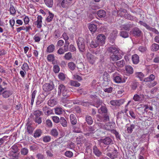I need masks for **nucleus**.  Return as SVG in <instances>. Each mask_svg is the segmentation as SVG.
Instances as JSON below:
<instances>
[{"instance_id":"nucleus-1","label":"nucleus","mask_w":159,"mask_h":159,"mask_svg":"<svg viewBox=\"0 0 159 159\" xmlns=\"http://www.w3.org/2000/svg\"><path fill=\"white\" fill-rule=\"evenodd\" d=\"M79 51L81 52H84L86 50L85 43L84 39L82 37H79L77 41Z\"/></svg>"},{"instance_id":"nucleus-2","label":"nucleus","mask_w":159,"mask_h":159,"mask_svg":"<svg viewBox=\"0 0 159 159\" xmlns=\"http://www.w3.org/2000/svg\"><path fill=\"white\" fill-rule=\"evenodd\" d=\"M58 95L60 96L62 94V95L64 97H68L69 95L68 91L66 87L63 84H60L58 87Z\"/></svg>"},{"instance_id":"nucleus-3","label":"nucleus","mask_w":159,"mask_h":159,"mask_svg":"<svg viewBox=\"0 0 159 159\" xmlns=\"http://www.w3.org/2000/svg\"><path fill=\"white\" fill-rule=\"evenodd\" d=\"M96 119L99 122L105 123L109 120V115L108 114H104L102 116L97 115Z\"/></svg>"},{"instance_id":"nucleus-4","label":"nucleus","mask_w":159,"mask_h":159,"mask_svg":"<svg viewBox=\"0 0 159 159\" xmlns=\"http://www.w3.org/2000/svg\"><path fill=\"white\" fill-rule=\"evenodd\" d=\"M54 88V85L53 83H46L43 86V89L45 92H48L52 90Z\"/></svg>"},{"instance_id":"nucleus-5","label":"nucleus","mask_w":159,"mask_h":159,"mask_svg":"<svg viewBox=\"0 0 159 159\" xmlns=\"http://www.w3.org/2000/svg\"><path fill=\"white\" fill-rule=\"evenodd\" d=\"M86 57L88 61L90 64L93 65L94 63L96 57L93 55L88 52L86 54Z\"/></svg>"},{"instance_id":"nucleus-6","label":"nucleus","mask_w":159,"mask_h":159,"mask_svg":"<svg viewBox=\"0 0 159 159\" xmlns=\"http://www.w3.org/2000/svg\"><path fill=\"white\" fill-rule=\"evenodd\" d=\"M125 102V100L123 99L119 100H112L110 101V103L111 105L115 106H120Z\"/></svg>"},{"instance_id":"nucleus-7","label":"nucleus","mask_w":159,"mask_h":159,"mask_svg":"<svg viewBox=\"0 0 159 159\" xmlns=\"http://www.w3.org/2000/svg\"><path fill=\"white\" fill-rule=\"evenodd\" d=\"M99 44V45H102L105 43V40L106 39L105 36L102 34H98L96 38Z\"/></svg>"},{"instance_id":"nucleus-8","label":"nucleus","mask_w":159,"mask_h":159,"mask_svg":"<svg viewBox=\"0 0 159 159\" xmlns=\"http://www.w3.org/2000/svg\"><path fill=\"white\" fill-rule=\"evenodd\" d=\"M100 143H103L106 145H109L111 143H113L112 139L108 136L106 137L103 139H101L99 140Z\"/></svg>"},{"instance_id":"nucleus-9","label":"nucleus","mask_w":159,"mask_h":159,"mask_svg":"<svg viewBox=\"0 0 159 159\" xmlns=\"http://www.w3.org/2000/svg\"><path fill=\"white\" fill-rule=\"evenodd\" d=\"M144 96L143 94L138 95L135 94L134 95L133 99L136 102H141L144 101Z\"/></svg>"},{"instance_id":"nucleus-10","label":"nucleus","mask_w":159,"mask_h":159,"mask_svg":"<svg viewBox=\"0 0 159 159\" xmlns=\"http://www.w3.org/2000/svg\"><path fill=\"white\" fill-rule=\"evenodd\" d=\"M32 124L29 121H28L26 124L25 128L27 132L29 134H31L33 133L34 129V128L31 126Z\"/></svg>"},{"instance_id":"nucleus-11","label":"nucleus","mask_w":159,"mask_h":159,"mask_svg":"<svg viewBox=\"0 0 159 159\" xmlns=\"http://www.w3.org/2000/svg\"><path fill=\"white\" fill-rule=\"evenodd\" d=\"M118 153L117 150L114 148L111 153H107V155L112 159H114L117 157L118 155Z\"/></svg>"},{"instance_id":"nucleus-12","label":"nucleus","mask_w":159,"mask_h":159,"mask_svg":"<svg viewBox=\"0 0 159 159\" xmlns=\"http://www.w3.org/2000/svg\"><path fill=\"white\" fill-rule=\"evenodd\" d=\"M108 51L110 52V54H118L119 50L118 48L115 46H112L108 48Z\"/></svg>"},{"instance_id":"nucleus-13","label":"nucleus","mask_w":159,"mask_h":159,"mask_svg":"<svg viewBox=\"0 0 159 159\" xmlns=\"http://www.w3.org/2000/svg\"><path fill=\"white\" fill-rule=\"evenodd\" d=\"M110 58L111 60L113 61H116L121 59L122 58V56L118 53L112 54H110Z\"/></svg>"},{"instance_id":"nucleus-14","label":"nucleus","mask_w":159,"mask_h":159,"mask_svg":"<svg viewBox=\"0 0 159 159\" xmlns=\"http://www.w3.org/2000/svg\"><path fill=\"white\" fill-rule=\"evenodd\" d=\"M93 152L98 157H100L102 154V152L96 145L93 147Z\"/></svg>"},{"instance_id":"nucleus-15","label":"nucleus","mask_w":159,"mask_h":159,"mask_svg":"<svg viewBox=\"0 0 159 159\" xmlns=\"http://www.w3.org/2000/svg\"><path fill=\"white\" fill-rule=\"evenodd\" d=\"M115 124L113 123L109 122L105 125L104 129L106 130H111L112 131Z\"/></svg>"},{"instance_id":"nucleus-16","label":"nucleus","mask_w":159,"mask_h":159,"mask_svg":"<svg viewBox=\"0 0 159 159\" xmlns=\"http://www.w3.org/2000/svg\"><path fill=\"white\" fill-rule=\"evenodd\" d=\"M114 80L117 83H124L125 82V80L122 79L120 75L116 76L114 78Z\"/></svg>"},{"instance_id":"nucleus-17","label":"nucleus","mask_w":159,"mask_h":159,"mask_svg":"<svg viewBox=\"0 0 159 159\" xmlns=\"http://www.w3.org/2000/svg\"><path fill=\"white\" fill-rule=\"evenodd\" d=\"M12 94V91L10 90H5L2 92V94L3 98H7L11 96Z\"/></svg>"},{"instance_id":"nucleus-18","label":"nucleus","mask_w":159,"mask_h":159,"mask_svg":"<svg viewBox=\"0 0 159 159\" xmlns=\"http://www.w3.org/2000/svg\"><path fill=\"white\" fill-rule=\"evenodd\" d=\"M70 121L71 124L73 125H75L77 122V119L75 116L72 114L70 115Z\"/></svg>"},{"instance_id":"nucleus-19","label":"nucleus","mask_w":159,"mask_h":159,"mask_svg":"<svg viewBox=\"0 0 159 159\" xmlns=\"http://www.w3.org/2000/svg\"><path fill=\"white\" fill-rule=\"evenodd\" d=\"M96 130V128L95 125H93V126H90L88 127V131L90 132V133H87V135L89 136L90 134L94 133Z\"/></svg>"},{"instance_id":"nucleus-20","label":"nucleus","mask_w":159,"mask_h":159,"mask_svg":"<svg viewBox=\"0 0 159 159\" xmlns=\"http://www.w3.org/2000/svg\"><path fill=\"white\" fill-rule=\"evenodd\" d=\"M61 2L62 7L64 8H67L70 5V2L67 0H59Z\"/></svg>"},{"instance_id":"nucleus-21","label":"nucleus","mask_w":159,"mask_h":159,"mask_svg":"<svg viewBox=\"0 0 159 159\" xmlns=\"http://www.w3.org/2000/svg\"><path fill=\"white\" fill-rule=\"evenodd\" d=\"M133 34L134 36H139L141 34V31L138 28H135L133 30Z\"/></svg>"},{"instance_id":"nucleus-22","label":"nucleus","mask_w":159,"mask_h":159,"mask_svg":"<svg viewBox=\"0 0 159 159\" xmlns=\"http://www.w3.org/2000/svg\"><path fill=\"white\" fill-rule=\"evenodd\" d=\"M42 133L43 132L41 129H37L34 131L33 136L35 138H36L40 137Z\"/></svg>"},{"instance_id":"nucleus-23","label":"nucleus","mask_w":159,"mask_h":159,"mask_svg":"<svg viewBox=\"0 0 159 159\" xmlns=\"http://www.w3.org/2000/svg\"><path fill=\"white\" fill-rule=\"evenodd\" d=\"M107 110L105 106H102L98 110V112L100 114H107Z\"/></svg>"},{"instance_id":"nucleus-24","label":"nucleus","mask_w":159,"mask_h":159,"mask_svg":"<svg viewBox=\"0 0 159 159\" xmlns=\"http://www.w3.org/2000/svg\"><path fill=\"white\" fill-rule=\"evenodd\" d=\"M132 60L133 63L136 64H138L139 61V57L137 54H134L132 56Z\"/></svg>"},{"instance_id":"nucleus-25","label":"nucleus","mask_w":159,"mask_h":159,"mask_svg":"<svg viewBox=\"0 0 159 159\" xmlns=\"http://www.w3.org/2000/svg\"><path fill=\"white\" fill-rule=\"evenodd\" d=\"M133 27V24L130 23L123 25L122 26V28L124 30H129L131 28Z\"/></svg>"},{"instance_id":"nucleus-26","label":"nucleus","mask_w":159,"mask_h":159,"mask_svg":"<svg viewBox=\"0 0 159 159\" xmlns=\"http://www.w3.org/2000/svg\"><path fill=\"white\" fill-rule=\"evenodd\" d=\"M45 97L43 95L39 96L38 97L36 101V104L37 105H39L41 103H42L44 100Z\"/></svg>"},{"instance_id":"nucleus-27","label":"nucleus","mask_w":159,"mask_h":159,"mask_svg":"<svg viewBox=\"0 0 159 159\" xmlns=\"http://www.w3.org/2000/svg\"><path fill=\"white\" fill-rule=\"evenodd\" d=\"M61 125L63 127H66L67 125V122L66 120L63 117H61L59 121Z\"/></svg>"},{"instance_id":"nucleus-28","label":"nucleus","mask_w":159,"mask_h":159,"mask_svg":"<svg viewBox=\"0 0 159 159\" xmlns=\"http://www.w3.org/2000/svg\"><path fill=\"white\" fill-rule=\"evenodd\" d=\"M97 14L99 17H104L106 16V12L104 10H100L97 12Z\"/></svg>"},{"instance_id":"nucleus-29","label":"nucleus","mask_w":159,"mask_h":159,"mask_svg":"<svg viewBox=\"0 0 159 159\" xmlns=\"http://www.w3.org/2000/svg\"><path fill=\"white\" fill-rule=\"evenodd\" d=\"M103 78L104 81L109 82L110 80V78L109 74L106 72H104L103 75Z\"/></svg>"},{"instance_id":"nucleus-30","label":"nucleus","mask_w":159,"mask_h":159,"mask_svg":"<svg viewBox=\"0 0 159 159\" xmlns=\"http://www.w3.org/2000/svg\"><path fill=\"white\" fill-rule=\"evenodd\" d=\"M98 45H99V44L96 39L93 40L90 43V46L92 48H97Z\"/></svg>"},{"instance_id":"nucleus-31","label":"nucleus","mask_w":159,"mask_h":159,"mask_svg":"<svg viewBox=\"0 0 159 159\" xmlns=\"http://www.w3.org/2000/svg\"><path fill=\"white\" fill-rule=\"evenodd\" d=\"M85 120L87 123L89 125H91L93 123V120L92 117L90 116H86Z\"/></svg>"},{"instance_id":"nucleus-32","label":"nucleus","mask_w":159,"mask_h":159,"mask_svg":"<svg viewBox=\"0 0 159 159\" xmlns=\"http://www.w3.org/2000/svg\"><path fill=\"white\" fill-rule=\"evenodd\" d=\"M125 70L127 73L129 74H131L133 72V69L130 66H127L125 67Z\"/></svg>"},{"instance_id":"nucleus-33","label":"nucleus","mask_w":159,"mask_h":159,"mask_svg":"<svg viewBox=\"0 0 159 159\" xmlns=\"http://www.w3.org/2000/svg\"><path fill=\"white\" fill-rule=\"evenodd\" d=\"M55 48L54 45L52 44L48 47L46 50V52L48 53L52 52L55 50Z\"/></svg>"},{"instance_id":"nucleus-34","label":"nucleus","mask_w":159,"mask_h":159,"mask_svg":"<svg viewBox=\"0 0 159 159\" xmlns=\"http://www.w3.org/2000/svg\"><path fill=\"white\" fill-rule=\"evenodd\" d=\"M50 134L54 137H57L58 135V133L56 129H53L51 130Z\"/></svg>"},{"instance_id":"nucleus-35","label":"nucleus","mask_w":159,"mask_h":159,"mask_svg":"<svg viewBox=\"0 0 159 159\" xmlns=\"http://www.w3.org/2000/svg\"><path fill=\"white\" fill-rule=\"evenodd\" d=\"M89 30L93 32H95L97 29V26L96 25L94 24H91L89 26Z\"/></svg>"},{"instance_id":"nucleus-36","label":"nucleus","mask_w":159,"mask_h":159,"mask_svg":"<svg viewBox=\"0 0 159 159\" xmlns=\"http://www.w3.org/2000/svg\"><path fill=\"white\" fill-rule=\"evenodd\" d=\"M21 69L24 71L26 74V71H27L29 69V67L27 63L24 62L21 67Z\"/></svg>"},{"instance_id":"nucleus-37","label":"nucleus","mask_w":159,"mask_h":159,"mask_svg":"<svg viewBox=\"0 0 159 159\" xmlns=\"http://www.w3.org/2000/svg\"><path fill=\"white\" fill-rule=\"evenodd\" d=\"M56 104L57 102L55 99H51L48 102V104L51 107H53Z\"/></svg>"},{"instance_id":"nucleus-38","label":"nucleus","mask_w":159,"mask_h":159,"mask_svg":"<svg viewBox=\"0 0 159 159\" xmlns=\"http://www.w3.org/2000/svg\"><path fill=\"white\" fill-rule=\"evenodd\" d=\"M46 5L49 7H52L53 4L52 0H44Z\"/></svg>"},{"instance_id":"nucleus-39","label":"nucleus","mask_w":159,"mask_h":159,"mask_svg":"<svg viewBox=\"0 0 159 159\" xmlns=\"http://www.w3.org/2000/svg\"><path fill=\"white\" fill-rule=\"evenodd\" d=\"M69 68L71 70H74L76 67L75 64L73 62H69L68 64Z\"/></svg>"},{"instance_id":"nucleus-40","label":"nucleus","mask_w":159,"mask_h":159,"mask_svg":"<svg viewBox=\"0 0 159 159\" xmlns=\"http://www.w3.org/2000/svg\"><path fill=\"white\" fill-rule=\"evenodd\" d=\"M159 49V46L158 44L154 43L153 44L151 47L152 50L153 51H157Z\"/></svg>"},{"instance_id":"nucleus-41","label":"nucleus","mask_w":159,"mask_h":159,"mask_svg":"<svg viewBox=\"0 0 159 159\" xmlns=\"http://www.w3.org/2000/svg\"><path fill=\"white\" fill-rule=\"evenodd\" d=\"M120 34L121 36L124 38L129 37L128 33L126 31H121L120 32Z\"/></svg>"},{"instance_id":"nucleus-42","label":"nucleus","mask_w":159,"mask_h":159,"mask_svg":"<svg viewBox=\"0 0 159 159\" xmlns=\"http://www.w3.org/2000/svg\"><path fill=\"white\" fill-rule=\"evenodd\" d=\"M55 113L57 115H61L63 113V109L61 108L57 107L55 109Z\"/></svg>"},{"instance_id":"nucleus-43","label":"nucleus","mask_w":159,"mask_h":159,"mask_svg":"<svg viewBox=\"0 0 159 159\" xmlns=\"http://www.w3.org/2000/svg\"><path fill=\"white\" fill-rule=\"evenodd\" d=\"M136 76L139 78L141 81L143 80L144 75L141 72H137L135 73Z\"/></svg>"},{"instance_id":"nucleus-44","label":"nucleus","mask_w":159,"mask_h":159,"mask_svg":"<svg viewBox=\"0 0 159 159\" xmlns=\"http://www.w3.org/2000/svg\"><path fill=\"white\" fill-rule=\"evenodd\" d=\"M53 71L56 73H58L60 71V68L57 65H54L53 66Z\"/></svg>"},{"instance_id":"nucleus-45","label":"nucleus","mask_w":159,"mask_h":159,"mask_svg":"<svg viewBox=\"0 0 159 159\" xmlns=\"http://www.w3.org/2000/svg\"><path fill=\"white\" fill-rule=\"evenodd\" d=\"M64 58L67 60H70L72 58L71 53L68 52L66 53L64 56Z\"/></svg>"},{"instance_id":"nucleus-46","label":"nucleus","mask_w":159,"mask_h":159,"mask_svg":"<svg viewBox=\"0 0 159 159\" xmlns=\"http://www.w3.org/2000/svg\"><path fill=\"white\" fill-rule=\"evenodd\" d=\"M135 125L133 124H131L130 126L128 127L127 128L128 133L131 134L133 131V129H134Z\"/></svg>"},{"instance_id":"nucleus-47","label":"nucleus","mask_w":159,"mask_h":159,"mask_svg":"<svg viewBox=\"0 0 159 159\" xmlns=\"http://www.w3.org/2000/svg\"><path fill=\"white\" fill-rule=\"evenodd\" d=\"M10 13L11 15H15L16 14V10L14 7V6L11 4L10 8Z\"/></svg>"},{"instance_id":"nucleus-48","label":"nucleus","mask_w":159,"mask_h":159,"mask_svg":"<svg viewBox=\"0 0 159 159\" xmlns=\"http://www.w3.org/2000/svg\"><path fill=\"white\" fill-rule=\"evenodd\" d=\"M102 89L105 92L111 93L112 91L113 88L112 87L107 88V87L106 86L105 87H104Z\"/></svg>"},{"instance_id":"nucleus-49","label":"nucleus","mask_w":159,"mask_h":159,"mask_svg":"<svg viewBox=\"0 0 159 159\" xmlns=\"http://www.w3.org/2000/svg\"><path fill=\"white\" fill-rule=\"evenodd\" d=\"M70 84L72 86L78 87L80 86V84L76 81L71 80L70 81Z\"/></svg>"},{"instance_id":"nucleus-50","label":"nucleus","mask_w":159,"mask_h":159,"mask_svg":"<svg viewBox=\"0 0 159 159\" xmlns=\"http://www.w3.org/2000/svg\"><path fill=\"white\" fill-rule=\"evenodd\" d=\"M49 15L48 16L47 18V21L49 22L52 21L54 15L50 12H49Z\"/></svg>"},{"instance_id":"nucleus-51","label":"nucleus","mask_w":159,"mask_h":159,"mask_svg":"<svg viewBox=\"0 0 159 159\" xmlns=\"http://www.w3.org/2000/svg\"><path fill=\"white\" fill-rule=\"evenodd\" d=\"M34 121L38 124H40L42 122V119L41 117H35L33 119Z\"/></svg>"},{"instance_id":"nucleus-52","label":"nucleus","mask_w":159,"mask_h":159,"mask_svg":"<svg viewBox=\"0 0 159 159\" xmlns=\"http://www.w3.org/2000/svg\"><path fill=\"white\" fill-rule=\"evenodd\" d=\"M42 112L39 110H36L33 112V114L35 116V117H39L41 115Z\"/></svg>"},{"instance_id":"nucleus-53","label":"nucleus","mask_w":159,"mask_h":159,"mask_svg":"<svg viewBox=\"0 0 159 159\" xmlns=\"http://www.w3.org/2000/svg\"><path fill=\"white\" fill-rule=\"evenodd\" d=\"M61 35L60 31L58 30H56L54 33V37L55 39L59 38Z\"/></svg>"},{"instance_id":"nucleus-54","label":"nucleus","mask_w":159,"mask_h":159,"mask_svg":"<svg viewBox=\"0 0 159 159\" xmlns=\"http://www.w3.org/2000/svg\"><path fill=\"white\" fill-rule=\"evenodd\" d=\"M125 64V61L124 60H122L118 61L116 62V65L118 66L123 67Z\"/></svg>"},{"instance_id":"nucleus-55","label":"nucleus","mask_w":159,"mask_h":159,"mask_svg":"<svg viewBox=\"0 0 159 159\" xmlns=\"http://www.w3.org/2000/svg\"><path fill=\"white\" fill-rule=\"evenodd\" d=\"M37 93L36 90H34L32 93L31 104L33 105L34 102V99Z\"/></svg>"},{"instance_id":"nucleus-56","label":"nucleus","mask_w":159,"mask_h":159,"mask_svg":"<svg viewBox=\"0 0 159 159\" xmlns=\"http://www.w3.org/2000/svg\"><path fill=\"white\" fill-rule=\"evenodd\" d=\"M11 151L14 153H16L18 151V149L17 146L15 145H14L11 147Z\"/></svg>"},{"instance_id":"nucleus-57","label":"nucleus","mask_w":159,"mask_h":159,"mask_svg":"<svg viewBox=\"0 0 159 159\" xmlns=\"http://www.w3.org/2000/svg\"><path fill=\"white\" fill-rule=\"evenodd\" d=\"M51 140V137L49 136H45L43 138V141L45 143L49 142Z\"/></svg>"},{"instance_id":"nucleus-58","label":"nucleus","mask_w":159,"mask_h":159,"mask_svg":"<svg viewBox=\"0 0 159 159\" xmlns=\"http://www.w3.org/2000/svg\"><path fill=\"white\" fill-rule=\"evenodd\" d=\"M28 153V150L27 148H23L21 150V154L23 155H26Z\"/></svg>"},{"instance_id":"nucleus-59","label":"nucleus","mask_w":159,"mask_h":159,"mask_svg":"<svg viewBox=\"0 0 159 159\" xmlns=\"http://www.w3.org/2000/svg\"><path fill=\"white\" fill-rule=\"evenodd\" d=\"M139 23L141 25H143L144 27H145L146 29H147L148 30H149V29L150 28V26L149 25H148L146 23L142 21H139Z\"/></svg>"},{"instance_id":"nucleus-60","label":"nucleus","mask_w":159,"mask_h":159,"mask_svg":"<svg viewBox=\"0 0 159 159\" xmlns=\"http://www.w3.org/2000/svg\"><path fill=\"white\" fill-rule=\"evenodd\" d=\"M55 59V57L53 54H50L47 56V60L48 61L51 62Z\"/></svg>"},{"instance_id":"nucleus-61","label":"nucleus","mask_w":159,"mask_h":159,"mask_svg":"<svg viewBox=\"0 0 159 159\" xmlns=\"http://www.w3.org/2000/svg\"><path fill=\"white\" fill-rule=\"evenodd\" d=\"M58 77L61 80L63 81L66 78L65 75L62 73H60L58 75Z\"/></svg>"},{"instance_id":"nucleus-62","label":"nucleus","mask_w":159,"mask_h":159,"mask_svg":"<svg viewBox=\"0 0 159 159\" xmlns=\"http://www.w3.org/2000/svg\"><path fill=\"white\" fill-rule=\"evenodd\" d=\"M138 83L136 82H133L131 84L130 86L131 89L134 90H135L136 89L137 87V84Z\"/></svg>"},{"instance_id":"nucleus-63","label":"nucleus","mask_w":159,"mask_h":159,"mask_svg":"<svg viewBox=\"0 0 159 159\" xmlns=\"http://www.w3.org/2000/svg\"><path fill=\"white\" fill-rule=\"evenodd\" d=\"M81 105L85 107L89 106L91 105V102H84L83 101H81Z\"/></svg>"},{"instance_id":"nucleus-64","label":"nucleus","mask_w":159,"mask_h":159,"mask_svg":"<svg viewBox=\"0 0 159 159\" xmlns=\"http://www.w3.org/2000/svg\"><path fill=\"white\" fill-rule=\"evenodd\" d=\"M46 126L48 127H51L52 126V124L51 121L49 119L46 120Z\"/></svg>"}]
</instances>
